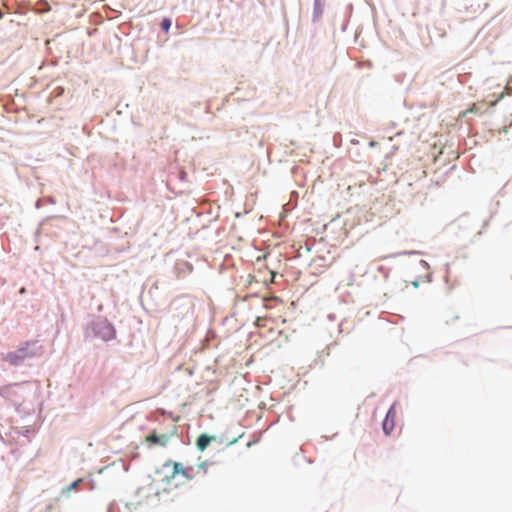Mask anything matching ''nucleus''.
I'll return each mask as SVG.
<instances>
[{"instance_id":"1","label":"nucleus","mask_w":512,"mask_h":512,"mask_svg":"<svg viewBox=\"0 0 512 512\" xmlns=\"http://www.w3.org/2000/svg\"><path fill=\"white\" fill-rule=\"evenodd\" d=\"M163 466L171 467L172 469L170 475H166L164 478L166 483H171L178 475H181L187 480H192L194 478L195 474L193 466L185 467L182 463L172 460L165 462Z\"/></svg>"},{"instance_id":"2","label":"nucleus","mask_w":512,"mask_h":512,"mask_svg":"<svg viewBox=\"0 0 512 512\" xmlns=\"http://www.w3.org/2000/svg\"><path fill=\"white\" fill-rule=\"evenodd\" d=\"M395 418H396V410H395V407L394 405L391 406L386 414V417L383 421V431L385 432L386 435H389L394 427H395Z\"/></svg>"},{"instance_id":"3","label":"nucleus","mask_w":512,"mask_h":512,"mask_svg":"<svg viewBox=\"0 0 512 512\" xmlns=\"http://www.w3.org/2000/svg\"><path fill=\"white\" fill-rule=\"evenodd\" d=\"M170 440V437L167 434L157 435L155 432L151 433L145 438V442L149 445L157 444L160 446H166Z\"/></svg>"},{"instance_id":"4","label":"nucleus","mask_w":512,"mask_h":512,"mask_svg":"<svg viewBox=\"0 0 512 512\" xmlns=\"http://www.w3.org/2000/svg\"><path fill=\"white\" fill-rule=\"evenodd\" d=\"M213 439L214 437H210L205 434L200 435L196 441L197 448L200 451H204Z\"/></svg>"},{"instance_id":"5","label":"nucleus","mask_w":512,"mask_h":512,"mask_svg":"<svg viewBox=\"0 0 512 512\" xmlns=\"http://www.w3.org/2000/svg\"><path fill=\"white\" fill-rule=\"evenodd\" d=\"M170 27H171V20L169 18H164L161 21V28H162V30H164L165 32H168Z\"/></svg>"},{"instance_id":"6","label":"nucleus","mask_w":512,"mask_h":512,"mask_svg":"<svg viewBox=\"0 0 512 512\" xmlns=\"http://www.w3.org/2000/svg\"><path fill=\"white\" fill-rule=\"evenodd\" d=\"M24 357V355H21V356H18L16 354H13V353H10L7 355V359L10 363L12 364H17V360L18 359H22Z\"/></svg>"},{"instance_id":"7","label":"nucleus","mask_w":512,"mask_h":512,"mask_svg":"<svg viewBox=\"0 0 512 512\" xmlns=\"http://www.w3.org/2000/svg\"><path fill=\"white\" fill-rule=\"evenodd\" d=\"M82 482V479H77L73 483H71L65 490L67 494H69L72 490L76 489L77 486Z\"/></svg>"},{"instance_id":"8","label":"nucleus","mask_w":512,"mask_h":512,"mask_svg":"<svg viewBox=\"0 0 512 512\" xmlns=\"http://www.w3.org/2000/svg\"><path fill=\"white\" fill-rule=\"evenodd\" d=\"M267 320L266 317H257L255 321V325L257 327H263L265 326V321Z\"/></svg>"},{"instance_id":"9","label":"nucleus","mask_w":512,"mask_h":512,"mask_svg":"<svg viewBox=\"0 0 512 512\" xmlns=\"http://www.w3.org/2000/svg\"><path fill=\"white\" fill-rule=\"evenodd\" d=\"M114 335H115V332L112 329H110V337H114Z\"/></svg>"},{"instance_id":"10","label":"nucleus","mask_w":512,"mask_h":512,"mask_svg":"<svg viewBox=\"0 0 512 512\" xmlns=\"http://www.w3.org/2000/svg\"><path fill=\"white\" fill-rule=\"evenodd\" d=\"M315 6H316V8L320 6V4H319V1H318V0H315Z\"/></svg>"},{"instance_id":"11","label":"nucleus","mask_w":512,"mask_h":512,"mask_svg":"<svg viewBox=\"0 0 512 512\" xmlns=\"http://www.w3.org/2000/svg\"><path fill=\"white\" fill-rule=\"evenodd\" d=\"M202 468H204V464H200V465L198 466V469H199V470H200V469H202Z\"/></svg>"}]
</instances>
